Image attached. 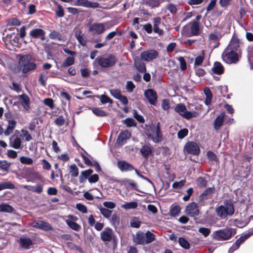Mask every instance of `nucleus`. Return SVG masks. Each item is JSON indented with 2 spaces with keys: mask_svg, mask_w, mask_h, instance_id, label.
<instances>
[{
  "mask_svg": "<svg viewBox=\"0 0 253 253\" xmlns=\"http://www.w3.org/2000/svg\"><path fill=\"white\" fill-rule=\"evenodd\" d=\"M134 242L138 245H145V233L141 231H138L136 233V236L133 239Z\"/></svg>",
  "mask_w": 253,
  "mask_h": 253,
  "instance_id": "26",
  "label": "nucleus"
},
{
  "mask_svg": "<svg viewBox=\"0 0 253 253\" xmlns=\"http://www.w3.org/2000/svg\"><path fill=\"white\" fill-rule=\"evenodd\" d=\"M155 132H156L155 137H154L151 133L146 132V134L148 137L151 138L155 143L161 141L162 140L163 135L161 131L160 123L159 122L157 124L156 130Z\"/></svg>",
  "mask_w": 253,
  "mask_h": 253,
  "instance_id": "16",
  "label": "nucleus"
},
{
  "mask_svg": "<svg viewBox=\"0 0 253 253\" xmlns=\"http://www.w3.org/2000/svg\"><path fill=\"white\" fill-rule=\"evenodd\" d=\"M18 103L21 104L26 110H29L30 108V97L25 93H23L18 96Z\"/></svg>",
  "mask_w": 253,
  "mask_h": 253,
  "instance_id": "15",
  "label": "nucleus"
},
{
  "mask_svg": "<svg viewBox=\"0 0 253 253\" xmlns=\"http://www.w3.org/2000/svg\"><path fill=\"white\" fill-rule=\"evenodd\" d=\"M15 188L14 185L10 182H4L0 183V191L5 189H13Z\"/></svg>",
  "mask_w": 253,
  "mask_h": 253,
  "instance_id": "47",
  "label": "nucleus"
},
{
  "mask_svg": "<svg viewBox=\"0 0 253 253\" xmlns=\"http://www.w3.org/2000/svg\"><path fill=\"white\" fill-rule=\"evenodd\" d=\"M96 60L98 64L102 68L112 67L117 62L116 57L112 54H109L107 57H98Z\"/></svg>",
  "mask_w": 253,
  "mask_h": 253,
  "instance_id": "4",
  "label": "nucleus"
},
{
  "mask_svg": "<svg viewBox=\"0 0 253 253\" xmlns=\"http://www.w3.org/2000/svg\"><path fill=\"white\" fill-rule=\"evenodd\" d=\"M130 135V133L127 130L121 131L117 137V143L120 145H123L125 140L129 139Z\"/></svg>",
  "mask_w": 253,
  "mask_h": 253,
  "instance_id": "23",
  "label": "nucleus"
},
{
  "mask_svg": "<svg viewBox=\"0 0 253 253\" xmlns=\"http://www.w3.org/2000/svg\"><path fill=\"white\" fill-rule=\"evenodd\" d=\"M177 59L180 62V69L181 71H185L187 69V64L184 58L180 56L177 58Z\"/></svg>",
  "mask_w": 253,
  "mask_h": 253,
  "instance_id": "57",
  "label": "nucleus"
},
{
  "mask_svg": "<svg viewBox=\"0 0 253 253\" xmlns=\"http://www.w3.org/2000/svg\"><path fill=\"white\" fill-rule=\"evenodd\" d=\"M205 51L204 50H203L201 52V55L198 56L196 57L195 62H194V65L197 66H200L201 65L203 62V61L205 59Z\"/></svg>",
  "mask_w": 253,
  "mask_h": 253,
  "instance_id": "44",
  "label": "nucleus"
},
{
  "mask_svg": "<svg viewBox=\"0 0 253 253\" xmlns=\"http://www.w3.org/2000/svg\"><path fill=\"white\" fill-rule=\"evenodd\" d=\"M159 56V52L155 49H148L141 52L140 59L142 61L150 62L157 59Z\"/></svg>",
  "mask_w": 253,
  "mask_h": 253,
  "instance_id": "9",
  "label": "nucleus"
},
{
  "mask_svg": "<svg viewBox=\"0 0 253 253\" xmlns=\"http://www.w3.org/2000/svg\"><path fill=\"white\" fill-rule=\"evenodd\" d=\"M236 233L235 229L227 228L214 232L213 238L217 241H224L230 239Z\"/></svg>",
  "mask_w": 253,
  "mask_h": 253,
  "instance_id": "3",
  "label": "nucleus"
},
{
  "mask_svg": "<svg viewBox=\"0 0 253 253\" xmlns=\"http://www.w3.org/2000/svg\"><path fill=\"white\" fill-rule=\"evenodd\" d=\"M48 36L49 38L51 40H57L59 41L63 42L66 41L65 37L63 36L59 32L55 30H52L51 31L49 34Z\"/></svg>",
  "mask_w": 253,
  "mask_h": 253,
  "instance_id": "28",
  "label": "nucleus"
},
{
  "mask_svg": "<svg viewBox=\"0 0 253 253\" xmlns=\"http://www.w3.org/2000/svg\"><path fill=\"white\" fill-rule=\"evenodd\" d=\"M20 247L25 250H28L33 245V242L30 238H20L18 241Z\"/></svg>",
  "mask_w": 253,
  "mask_h": 253,
  "instance_id": "25",
  "label": "nucleus"
},
{
  "mask_svg": "<svg viewBox=\"0 0 253 253\" xmlns=\"http://www.w3.org/2000/svg\"><path fill=\"white\" fill-rule=\"evenodd\" d=\"M19 64L22 68V73L24 74L34 70L37 66L35 63L31 61V58L27 54L21 56L19 60Z\"/></svg>",
  "mask_w": 253,
  "mask_h": 253,
  "instance_id": "2",
  "label": "nucleus"
},
{
  "mask_svg": "<svg viewBox=\"0 0 253 253\" xmlns=\"http://www.w3.org/2000/svg\"><path fill=\"white\" fill-rule=\"evenodd\" d=\"M75 63V58L73 56H69L66 58L65 60L62 64V67H68L72 65Z\"/></svg>",
  "mask_w": 253,
  "mask_h": 253,
  "instance_id": "45",
  "label": "nucleus"
},
{
  "mask_svg": "<svg viewBox=\"0 0 253 253\" xmlns=\"http://www.w3.org/2000/svg\"><path fill=\"white\" fill-rule=\"evenodd\" d=\"M14 209L10 205L7 204L0 205V212H5L11 213L13 211Z\"/></svg>",
  "mask_w": 253,
  "mask_h": 253,
  "instance_id": "43",
  "label": "nucleus"
},
{
  "mask_svg": "<svg viewBox=\"0 0 253 253\" xmlns=\"http://www.w3.org/2000/svg\"><path fill=\"white\" fill-rule=\"evenodd\" d=\"M93 172V169H90L82 171L79 176L80 182L84 183L85 182L86 179H88V177H89L90 175L92 174Z\"/></svg>",
  "mask_w": 253,
  "mask_h": 253,
  "instance_id": "32",
  "label": "nucleus"
},
{
  "mask_svg": "<svg viewBox=\"0 0 253 253\" xmlns=\"http://www.w3.org/2000/svg\"><path fill=\"white\" fill-rule=\"evenodd\" d=\"M144 94L150 104L152 105L156 104L158 96L155 91L152 89H148L145 91Z\"/></svg>",
  "mask_w": 253,
  "mask_h": 253,
  "instance_id": "19",
  "label": "nucleus"
},
{
  "mask_svg": "<svg viewBox=\"0 0 253 253\" xmlns=\"http://www.w3.org/2000/svg\"><path fill=\"white\" fill-rule=\"evenodd\" d=\"M167 9L172 14H176L177 9L175 5L173 3H169L167 5Z\"/></svg>",
  "mask_w": 253,
  "mask_h": 253,
  "instance_id": "64",
  "label": "nucleus"
},
{
  "mask_svg": "<svg viewBox=\"0 0 253 253\" xmlns=\"http://www.w3.org/2000/svg\"><path fill=\"white\" fill-rule=\"evenodd\" d=\"M215 211L217 215L221 218H225L227 216V215H226V211H225L224 206L223 205H220L218 207L216 208Z\"/></svg>",
  "mask_w": 253,
  "mask_h": 253,
  "instance_id": "42",
  "label": "nucleus"
},
{
  "mask_svg": "<svg viewBox=\"0 0 253 253\" xmlns=\"http://www.w3.org/2000/svg\"><path fill=\"white\" fill-rule=\"evenodd\" d=\"M21 141L19 137H16L13 142L11 143L10 146L14 149H19L21 147Z\"/></svg>",
  "mask_w": 253,
  "mask_h": 253,
  "instance_id": "55",
  "label": "nucleus"
},
{
  "mask_svg": "<svg viewBox=\"0 0 253 253\" xmlns=\"http://www.w3.org/2000/svg\"><path fill=\"white\" fill-rule=\"evenodd\" d=\"M138 206L136 202H130L126 203L122 206V207L125 209H134L137 208Z\"/></svg>",
  "mask_w": 253,
  "mask_h": 253,
  "instance_id": "48",
  "label": "nucleus"
},
{
  "mask_svg": "<svg viewBox=\"0 0 253 253\" xmlns=\"http://www.w3.org/2000/svg\"><path fill=\"white\" fill-rule=\"evenodd\" d=\"M199 233H201L205 237H208L211 233V229L208 228L200 227L198 229Z\"/></svg>",
  "mask_w": 253,
  "mask_h": 253,
  "instance_id": "58",
  "label": "nucleus"
},
{
  "mask_svg": "<svg viewBox=\"0 0 253 253\" xmlns=\"http://www.w3.org/2000/svg\"><path fill=\"white\" fill-rule=\"evenodd\" d=\"M124 182L126 185H129L132 187L133 189L138 191L137 184L133 180L126 179H125Z\"/></svg>",
  "mask_w": 253,
  "mask_h": 253,
  "instance_id": "59",
  "label": "nucleus"
},
{
  "mask_svg": "<svg viewBox=\"0 0 253 253\" xmlns=\"http://www.w3.org/2000/svg\"><path fill=\"white\" fill-rule=\"evenodd\" d=\"M101 213L103 216L106 218H109L111 216L112 211L107 208L101 207L99 208Z\"/></svg>",
  "mask_w": 253,
  "mask_h": 253,
  "instance_id": "50",
  "label": "nucleus"
},
{
  "mask_svg": "<svg viewBox=\"0 0 253 253\" xmlns=\"http://www.w3.org/2000/svg\"><path fill=\"white\" fill-rule=\"evenodd\" d=\"M197 185L200 188H204L207 186L208 181L205 177H199L196 180Z\"/></svg>",
  "mask_w": 253,
  "mask_h": 253,
  "instance_id": "39",
  "label": "nucleus"
},
{
  "mask_svg": "<svg viewBox=\"0 0 253 253\" xmlns=\"http://www.w3.org/2000/svg\"><path fill=\"white\" fill-rule=\"evenodd\" d=\"M174 110L183 118L189 120L192 118H195L197 116V113L195 111L190 112L187 111L184 104L180 103L174 108Z\"/></svg>",
  "mask_w": 253,
  "mask_h": 253,
  "instance_id": "5",
  "label": "nucleus"
},
{
  "mask_svg": "<svg viewBox=\"0 0 253 253\" xmlns=\"http://www.w3.org/2000/svg\"><path fill=\"white\" fill-rule=\"evenodd\" d=\"M163 1L164 0H147L146 2L152 7H159Z\"/></svg>",
  "mask_w": 253,
  "mask_h": 253,
  "instance_id": "46",
  "label": "nucleus"
},
{
  "mask_svg": "<svg viewBox=\"0 0 253 253\" xmlns=\"http://www.w3.org/2000/svg\"><path fill=\"white\" fill-rule=\"evenodd\" d=\"M70 3L74 5L89 8H96L99 5L98 3L91 2L88 0H71Z\"/></svg>",
  "mask_w": 253,
  "mask_h": 253,
  "instance_id": "13",
  "label": "nucleus"
},
{
  "mask_svg": "<svg viewBox=\"0 0 253 253\" xmlns=\"http://www.w3.org/2000/svg\"><path fill=\"white\" fill-rule=\"evenodd\" d=\"M105 24L103 23H93L88 27V31L94 35L102 34L105 31Z\"/></svg>",
  "mask_w": 253,
  "mask_h": 253,
  "instance_id": "11",
  "label": "nucleus"
},
{
  "mask_svg": "<svg viewBox=\"0 0 253 253\" xmlns=\"http://www.w3.org/2000/svg\"><path fill=\"white\" fill-rule=\"evenodd\" d=\"M253 235V228L250 229L248 233L245 235L241 236L238 239H237L235 243L229 248V253H233L236 250H237L248 238Z\"/></svg>",
  "mask_w": 253,
  "mask_h": 253,
  "instance_id": "7",
  "label": "nucleus"
},
{
  "mask_svg": "<svg viewBox=\"0 0 253 253\" xmlns=\"http://www.w3.org/2000/svg\"><path fill=\"white\" fill-rule=\"evenodd\" d=\"M117 166L121 171H131L134 169V167L132 165L124 160L118 161Z\"/></svg>",
  "mask_w": 253,
  "mask_h": 253,
  "instance_id": "21",
  "label": "nucleus"
},
{
  "mask_svg": "<svg viewBox=\"0 0 253 253\" xmlns=\"http://www.w3.org/2000/svg\"><path fill=\"white\" fill-rule=\"evenodd\" d=\"M10 163H7L5 161L0 160V169L8 171Z\"/></svg>",
  "mask_w": 253,
  "mask_h": 253,
  "instance_id": "61",
  "label": "nucleus"
},
{
  "mask_svg": "<svg viewBox=\"0 0 253 253\" xmlns=\"http://www.w3.org/2000/svg\"><path fill=\"white\" fill-rule=\"evenodd\" d=\"M224 205L228 210V215H232L235 212L234 206L231 200H226L224 202Z\"/></svg>",
  "mask_w": 253,
  "mask_h": 253,
  "instance_id": "33",
  "label": "nucleus"
},
{
  "mask_svg": "<svg viewBox=\"0 0 253 253\" xmlns=\"http://www.w3.org/2000/svg\"><path fill=\"white\" fill-rule=\"evenodd\" d=\"M145 237L146 241L145 245L150 244L155 240V235L149 231H147L146 233H145Z\"/></svg>",
  "mask_w": 253,
  "mask_h": 253,
  "instance_id": "40",
  "label": "nucleus"
},
{
  "mask_svg": "<svg viewBox=\"0 0 253 253\" xmlns=\"http://www.w3.org/2000/svg\"><path fill=\"white\" fill-rule=\"evenodd\" d=\"M188 130L187 128H183L179 130L177 132V136L179 139H182L188 135Z\"/></svg>",
  "mask_w": 253,
  "mask_h": 253,
  "instance_id": "63",
  "label": "nucleus"
},
{
  "mask_svg": "<svg viewBox=\"0 0 253 253\" xmlns=\"http://www.w3.org/2000/svg\"><path fill=\"white\" fill-rule=\"evenodd\" d=\"M47 74L48 72L46 71L41 73L40 75L38 81L40 84L43 86H45L46 85V82L48 79Z\"/></svg>",
  "mask_w": 253,
  "mask_h": 253,
  "instance_id": "37",
  "label": "nucleus"
},
{
  "mask_svg": "<svg viewBox=\"0 0 253 253\" xmlns=\"http://www.w3.org/2000/svg\"><path fill=\"white\" fill-rule=\"evenodd\" d=\"M74 36L79 43L83 46H86L88 42L86 36L80 29L74 31Z\"/></svg>",
  "mask_w": 253,
  "mask_h": 253,
  "instance_id": "14",
  "label": "nucleus"
},
{
  "mask_svg": "<svg viewBox=\"0 0 253 253\" xmlns=\"http://www.w3.org/2000/svg\"><path fill=\"white\" fill-rule=\"evenodd\" d=\"M226 48L227 49V50H231L240 53L241 50L240 49L239 40L238 38L233 36Z\"/></svg>",
  "mask_w": 253,
  "mask_h": 253,
  "instance_id": "18",
  "label": "nucleus"
},
{
  "mask_svg": "<svg viewBox=\"0 0 253 253\" xmlns=\"http://www.w3.org/2000/svg\"><path fill=\"white\" fill-rule=\"evenodd\" d=\"M207 155L208 159L211 161H214L217 163L219 162V159L216 154L211 151H208L207 152Z\"/></svg>",
  "mask_w": 253,
  "mask_h": 253,
  "instance_id": "53",
  "label": "nucleus"
},
{
  "mask_svg": "<svg viewBox=\"0 0 253 253\" xmlns=\"http://www.w3.org/2000/svg\"><path fill=\"white\" fill-rule=\"evenodd\" d=\"M225 116L224 113H221L214 121V128L216 130L220 129L224 122V118Z\"/></svg>",
  "mask_w": 253,
  "mask_h": 253,
  "instance_id": "29",
  "label": "nucleus"
},
{
  "mask_svg": "<svg viewBox=\"0 0 253 253\" xmlns=\"http://www.w3.org/2000/svg\"><path fill=\"white\" fill-rule=\"evenodd\" d=\"M185 182V179H182L180 181L174 182L172 185V187L174 189H181L184 185Z\"/></svg>",
  "mask_w": 253,
  "mask_h": 253,
  "instance_id": "60",
  "label": "nucleus"
},
{
  "mask_svg": "<svg viewBox=\"0 0 253 253\" xmlns=\"http://www.w3.org/2000/svg\"><path fill=\"white\" fill-rule=\"evenodd\" d=\"M134 65L137 71L139 73H144L147 71L146 64L142 60H141V59H135L134 61Z\"/></svg>",
  "mask_w": 253,
  "mask_h": 253,
  "instance_id": "24",
  "label": "nucleus"
},
{
  "mask_svg": "<svg viewBox=\"0 0 253 253\" xmlns=\"http://www.w3.org/2000/svg\"><path fill=\"white\" fill-rule=\"evenodd\" d=\"M204 92L206 96L205 100V103L207 105H209L211 102L212 97V94L210 89L206 87L204 89Z\"/></svg>",
  "mask_w": 253,
  "mask_h": 253,
  "instance_id": "35",
  "label": "nucleus"
},
{
  "mask_svg": "<svg viewBox=\"0 0 253 253\" xmlns=\"http://www.w3.org/2000/svg\"><path fill=\"white\" fill-rule=\"evenodd\" d=\"M141 224V222L136 217H133L130 221V225L131 227L138 228H139Z\"/></svg>",
  "mask_w": 253,
  "mask_h": 253,
  "instance_id": "51",
  "label": "nucleus"
},
{
  "mask_svg": "<svg viewBox=\"0 0 253 253\" xmlns=\"http://www.w3.org/2000/svg\"><path fill=\"white\" fill-rule=\"evenodd\" d=\"M70 173L73 177H77L79 175V169L75 164H73L70 166Z\"/></svg>",
  "mask_w": 253,
  "mask_h": 253,
  "instance_id": "49",
  "label": "nucleus"
},
{
  "mask_svg": "<svg viewBox=\"0 0 253 253\" xmlns=\"http://www.w3.org/2000/svg\"><path fill=\"white\" fill-rule=\"evenodd\" d=\"M180 210V208L179 206H174L172 207L170 210V214L173 216H176L179 214Z\"/></svg>",
  "mask_w": 253,
  "mask_h": 253,
  "instance_id": "54",
  "label": "nucleus"
},
{
  "mask_svg": "<svg viewBox=\"0 0 253 253\" xmlns=\"http://www.w3.org/2000/svg\"><path fill=\"white\" fill-rule=\"evenodd\" d=\"M32 226L34 228L45 231H50L52 229V227L49 223L43 221L34 222H33Z\"/></svg>",
  "mask_w": 253,
  "mask_h": 253,
  "instance_id": "22",
  "label": "nucleus"
},
{
  "mask_svg": "<svg viewBox=\"0 0 253 253\" xmlns=\"http://www.w3.org/2000/svg\"><path fill=\"white\" fill-rule=\"evenodd\" d=\"M140 152L143 157L148 159V157L152 154V147L149 145L145 144L141 147Z\"/></svg>",
  "mask_w": 253,
  "mask_h": 253,
  "instance_id": "27",
  "label": "nucleus"
},
{
  "mask_svg": "<svg viewBox=\"0 0 253 253\" xmlns=\"http://www.w3.org/2000/svg\"><path fill=\"white\" fill-rule=\"evenodd\" d=\"M181 34L186 37L198 36L200 34V22L195 20L189 22L182 28Z\"/></svg>",
  "mask_w": 253,
  "mask_h": 253,
  "instance_id": "1",
  "label": "nucleus"
},
{
  "mask_svg": "<svg viewBox=\"0 0 253 253\" xmlns=\"http://www.w3.org/2000/svg\"><path fill=\"white\" fill-rule=\"evenodd\" d=\"M185 214L190 217H195L199 215L200 211L197 204L195 202H191L188 204L185 210Z\"/></svg>",
  "mask_w": 253,
  "mask_h": 253,
  "instance_id": "10",
  "label": "nucleus"
},
{
  "mask_svg": "<svg viewBox=\"0 0 253 253\" xmlns=\"http://www.w3.org/2000/svg\"><path fill=\"white\" fill-rule=\"evenodd\" d=\"M124 124H126L127 127H132L136 126L137 123L132 118H127L123 121Z\"/></svg>",
  "mask_w": 253,
  "mask_h": 253,
  "instance_id": "52",
  "label": "nucleus"
},
{
  "mask_svg": "<svg viewBox=\"0 0 253 253\" xmlns=\"http://www.w3.org/2000/svg\"><path fill=\"white\" fill-rule=\"evenodd\" d=\"M66 223L70 228L76 231H79L81 228V227L79 224L71 220L67 219L66 220Z\"/></svg>",
  "mask_w": 253,
  "mask_h": 253,
  "instance_id": "36",
  "label": "nucleus"
},
{
  "mask_svg": "<svg viewBox=\"0 0 253 253\" xmlns=\"http://www.w3.org/2000/svg\"><path fill=\"white\" fill-rule=\"evenodd\" d=\"M184 149L187 153L193 155H198L200 152V149L198 145L193 141L188 142L185 144Z\"/></svg>",
  "mask_w": 253,
  "mask_h": 253,
  "instance_id": "12",
  "label": "nucleus"
},
{
  "mask_svg": "<svg viewBox=\"0 0 253 253\" xmlns=\"http://www.w3.org/2000/svg\"><path fill=\"white\" fill-rule=\"evenodd\" d=\"M16 122L14 120H8V126L6 129L4 131V134L6 136H8L12 133L14 129L16 126Z\"/></svg>",
  "mask_w": 253,
  "mask_h": 253,
  "instance_id": "31",
  "label": "nucleus"
},
{
  "mask_svg": "<svg viewBox=\"0 0 253 253\" xmlns=\"http://www.w3.org/2000/svg\"><path fill=\"white\" fill-rule=\"evenodd\" d=\"M238 52L225 48L222 55V58L224 62L228 64L236 63L239 61Z\"/></svg>",
  "mask_w": 253,
  "mask_h": 253,
  "instance_id": "6",
  "label": "nucleus"
},
{
  "mask_svg": "<svg viewBox=\"0 0 253 253\" xmlns=\"http://www.w3.org/2000/svg\"><path fill=\"white\" fill-rule=\"evenodd\" d=\"M215 192L216 189L214 186L207 188L200 195L199 197V203L204 205L208 200L212 198L213 195L215 194Z\"/></svg>",
  "mask_w": 253,
  "mask_h": 253,
  "instance_id": "8",
  "label": "nucleus"
},
{
  "mask_svg": "<svg viewBox=\"0 0 253 253\" xmlns=\"http://www.w3.org/2000/svg\"><path fill=\"white\" fill-rule=\"evenodd\" d=\"M20 162L23 164L32 165L33 163V159L31 158L22 156L20 158Z\"/></svg>",
  "mask_w": 253,
  "mask_h": 253,
  "instance_id": "56",
  "label": "nucleus"
},
{
  "mask_svg": "<svg viewBox=\"0 0 253 253\" xmlns=\"http://www.w3.org/2000/svg\"><path fill=\"white\" fill-rule=\"evenodd\" d=\"M211 71L215 74L221 75L224 72V68L220 62L216 61L213 64Z\"/></svg>",
  "mask_w": 253,
  "mask_h": 253,
  "instance_id": "30",
  "label": "nucleus"
},
{
  "mask_svg": "<svg viewBox=\"0 0 253 253\" xmlns=\"http://www.w3.org/2000/svg\"><path fill=\"white\" fill-rule=\"evenodd\" d=\"M45 32L40 28L34 29L31 31L29 35L34 39H40L41 41L45 40Z\"/></svg>",
  "mask_w": 253,
  "mask_h": 253,
  "instance_id": "20",
  "label": "nucleus"
},
{
  "mask_svg": "<svg viewBox=\"0 0 253 253\" xmlns=\"http://www.w3.org/2000/svg\"><path fill=\"white\" fill-rule=\"evenodd\" d=\"M23 187L28 190L31 191L33 192H36L38 194L42 193L43 190L42 185H38L37 186L26 185L23 186Z\"/></svg>",
  "mask_w": 253,
  "mask_h": 253,
  "instance_id": "34",
  "label": "nucleus"
},
{
  "mask_svg": "<svg viewBox=\"0 0 253 253\" xmlns=\"http://www.w3.org/2000/svg\"><path fill=\"white\" fill-rule=\"evenodd\" d=\"M110 92L112 96L117 99L122 95L121 92L119 89H112L110 90Z\"/></svg>",
  "mask_w": 253,
  "mask_h": 253,
  "instance_id": "62",
  "label": "nucleus"
},
{
  "mask_svg": "<svg viewBox=\"0 0 253 253\" xmlns=\"http://www.w3.org/2000/svg\"><path fill=\"white\" fill-rule=\"evenodd\" d=\"M89 109H90L92 111V112L97 116L105 117L107 115L105 111L101 110L99 108L92 107L90 108Z\"/></svg>",
  "mask_w": 253,
  "mask_h": 253,
  "instance_id": "38",
  "label": "nucleus"
},
{
  "mask_svg": "<svg viewBox=\"0 0 253 253\" xmlns=\"http://www.w3.org/2000/svg\"><path fill=\"white\" fill-rule=\"evenodd\" d=\"M178 243L182 248L185 250H188L190 248L189 243L183 237H179L178 238Z\"/></svg>",
  "mask_w": 253,
  "mask_h": 253,
  "instance_id": "41",
  "label": "nucleus"
},
{
  "mask_svg": "<svg viewBox=\"0 0 253 253\" xmlns=\"http://www.w3.org/2000/svg\"><path fill=\"white\" fill-rule=\"evenodd\" d=\"M100 237L103 242H111L114 237L112 229L109 227H106L101 232Z\"/></svg>",
  "mask_w": 253,
  "mask_h": 253,
  "instance_id": "17",
  "label": "nucleus"
}]
</instances>
